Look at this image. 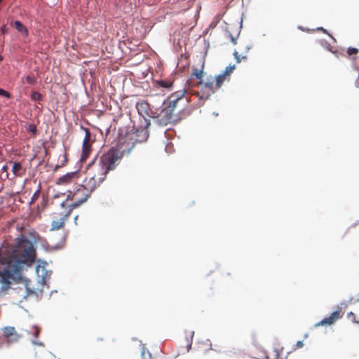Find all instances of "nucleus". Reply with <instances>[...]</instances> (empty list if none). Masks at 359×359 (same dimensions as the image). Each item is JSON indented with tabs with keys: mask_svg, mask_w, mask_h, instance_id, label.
<instances>
[{
	"mask_svg": "<svg viewBox=\"0 0 359 359\" xmlns=\"http://www.w3.org/2000/svg\"><path fill=\"white\" fill-rule=\"evenodd\" d=\"M31 98L34 101H39L42 99V95L37 91H34L31 95Z\"/></svg>",
	"mask_w": 359,
	"mask_h": 359,
	"instance_id": "obj_15",
	"label": "nucleus"
},
{
	"mask_svg": "<svg viewBox=\"0 0 359 359\" xmlns=\"http://www.w3.org/2000/svg\"><path fill=\"white\" fill-rule=\"evenodd\" d=\"M3 56L0 55V62L3 60Z\"/></svg>",
	"mask_w": 359,
	"mask_h": 359,
	"instance_id": "obj_28",
	"label": "nucleus"
},
{
	"mask_svg": "<svg viewBox=\"0 0 359 359\" xmlns=\"http://www.w3.org/2000/svg\"><path fill=\"white\" fill-rule=\"evenodd\" d=\"M358 53V50L355 48L350 47L347 49V54L348 55H356Z\"/></svg>",
	"mask_w": 359,
	"mask_h": 359,
	"instance_id": "obj_18",
	"label": "nucleus"
},
{
	"mask_svg": "<svg viewBox=\"0 0 359 359\" xmlns=\"http://www.w3.org/2000/svg\"><path fill=\"white\" fill-rule=\"evenodd\" d=\"M77 218H78V216H76V217H75V218H74V219H75V220H76V219H77Z\"/></svg>",
	"mask_w": 359,
	"mask_h": 359,
	"instance_id": "obj_30",
	"label": "nucleus"
},
{
	"mask_svg": "<svg viewBox=\"0 0 359 359\" xmlns=\"http://www.w3.org/2000/svg\"><path fill=\"white\" fill-rule=\"evenodd\" d=\"M14 27L18 30V32L21 33L22 36H27L29 34L28 29L27 27L18 20H16L13 22Z\"/></svg>",
	"mask_w": 359,
	"mask_h": 359,
	"instance_id": "obj_11",
	"label": "nucleus"
},
{
	"mask_svg": "<svg viewBox=\"0 0 359 359\" xmlns=\"http://www.w3.org/2000/svg\"><path fill=\"white\" fill-rule=\"evenodd\" d=\"M233 55L235 57V59L236 60L237 62H241L242 60H246L247 59V55L243 53H239L238 50H235L233 53Z\"/></svg>",
	"mask_w": 359,
	"mask_h": 359,
	"instance_id": "obj_14",
	"label": "nucleus"
},
{
	"mask_svg": "<svg viewBox=\"0 0 359 359\" xmlns=\"http://www.w3.org/2000/svg\"><path fill=\"white\" fill-rule=\"evenodd\" d=\"M347 318L351 320L353 323L359 324V321L356 320V316L352 311L347 313Z\"/></svg>",
	"mask_w": 359,
	"mask_h": 359,
	"instance_id": "obj_16",
	"label": "nucleus"
},
{
	"mask_svg": "<svg viewBox=\"0 0 359 359\" xmlns=\"http://www.w3.org/2000/svg\"><path fill=\"white\" fill-rule=\"evenodd\" d=\"M12 172L16 177H22L25 173V169L22 168L20 162H15L13 165Z\"/></svg>",
	"mask_w": 359,
	"mask_h": 359,
	"instance_id": "obj_10",
	"label": "nucleus"
},
{
	"mask_svg": "<svg viewBox=\"0 0 359 359\" xmlns=\"http://www.w3.org/2000/svg\"><path fill=\"white\" fill-rule=\"evenodd\" d=\"M85 137L83 141L81 161H86L91 151L90 137L91 134L88 128H85Z\"/></svg>",
	"mask_w": 359,
	"mask_h": 359,
	"instance_id": "obj_7",
	"label": "nucleus"
},
{
	"mask_svg": "<svg viewBox=\"0 0 359 359\" xmlns=\"http://www.w3.org/2000/svg\"><path fill=\"white\" fill-rule=\"evenodd\" d=\"M93 191V189H87V186L83 183L79 184L76 190L69 191L67 199L71 200L72 203L70 204L67 203V205L72 208V210L79 207L88 200Z\"/></svg>",
	"mask_w": 359,
	"mask_h": 359,
	"instance_id": "obj_5",
	"label": "nucleus"
},
{
	"mask_svg": "<svg viewBox=\"0 0 359 359\" xmlns=\"http://www.w3.org/2000/svg\"><path fill=\"white\" fill-rule=\"evenodd\" d=\"M3 1V0H0V4L1 3V1Z\"/></svg>",
	"mask_w": 359,
	"mask_h": 359,
	"instance_id": "obj_31",
	"label": "nucleus"
},
{
	"mask_svg": "<svg viewBox=\"0 0 359 359\" xmlns=\"http://www.w3.org/2000/svg\"><path fill=\"white\" fill-rule=\"evenodd\" d=\"M320 29L322 30L325 33L327 32V31L325 29H323V27L320 28Z\"/></svg>",
	"mask_w": 359,
	"mask_h": 359,
	"instance_id": "obj_27",
	"label": "nucleus"
},
{
	"mask_svg": "<svg viewBox=\"0 0 359 359\" xmlns=\"http://www.w3.org/2000/svg\"><path fill=\"white\" fill-rule=\"evenodd\" d=\"M173 81L170 80H161L156 81V86L158 88H163L170 89L172 86Z\"/></svg>",
	"mask_w": 359,
	"mask_h": 359,
	"instance_id": "obj_13",
	"label": "nucleus"
},
{
	"mask_svg": "<svg viewBox=\"0 0 359 359\" xmlns=\"http://www.w3.org/2000/svg\"><path fill=\"white\" fill-rule=\"evenodd\" d=\"M80 172L78 171L68 172L57 180L56 184L58 185H68L76 183L80 178Z\"/></svg>",
	"mask_w": 359,
	"mask_h": 359,
	"instance_id": "obj_8",
	"label": "nucleus"
},
{
	"mask_svg": "<svg viewBox=\"0 0 359 359\" xmlns=\"http://www.w3.org/2000/svg\"><path fill=\"white\" fill-rule=\"evenodd\" d=\"M40 195V189H39L32 196V203L36 201Z\"/></svg>",
	"mask_w": 359,
	"mask_h": 359,
	"instance_id": "obj_20",
	"label": "nucleus"
},
{
	"mask_svg": "<svg viewBox=\"0 0 359 359\" xmlns=\"http://www.w3.org/2000/svg\"><path fill=\"white\" fill-rule=\"evenodd\" d=\"M29 131H31L32 133H35L36 131V126L34 125H30L29 126Z\"/></svg>",
	"mask_w": 359,
	"mask_h": 359,
	"instance_id": "obj_22",
	"label": "nucleus"
},
{
	"mask_svg": "<svg viewBox=\"0 0 359 359\" xmlns=\"http://www.w3.org/2000/svg\"><path fill=\"white\" fill-rule=\"evenodd\" d=\"M122 157L123 153L112 147L102 154L97 162L90 163L83 182L87 189L95 190L104 182L108 172L116 168Z\"/></svg>",
	"mask_w": 359,
	"mask_h": 359,
	"instance_id": "obj_3",
	"label": "nucleus"
},
{
	"mask_svg": "<svg viewBox=\"0 0 359 359\" xmlns=\"http://www.w3.org/2000/svg\"><path fill=\"white\" fill-rule=\"evenodd\" d=\"M2 171H7L8 167L7 165H4L1 168Z\"/></svg>",
	"mask_w": 359,
	"mask_h": 359,
	"instance_id": "obj_25",
	"label": "nucleus"
},
{
	"mask_svg": "<svg viewBox=\"0 0 359 359\" xmlns=\"http://www.w3.org/2000/svg\"><path fill=\"white\" fill-rule=\"evenodd\" d=\"M283 347H280V346H278L274 348L273 352H274V358L273 359H285L287 358V355L283 354ZM288 352H287L286 354H287Z\"/></svg>",
	"mask_w": 359,
	"mask_h": 359,
	"instance_id": "obj_12",
	"label": "nucleus"
},
{
	"mask_svg": "<svg viewBox=\"0 0 359 359\" xmlns=\"http://www.w3.org/2000/svg\"><path fill=\"white\" fill-rule=\"evenodd\" d=\"M26 81L30 85H34L36 83V79L34 77L28 75L26 76Z\"/></svg>",
	"mask_w": 359,
	"mask_h": 359,
	"instance_id": "obj_17",
	"label": "nucleus"
},
{
	"mask_svg": "<svg viewBox=\"0 0 359 359\" xmlns=\"http://www.w3.org/2000/svg\"><path fill=\"white\" fill-rule=\"evenodd\" d=\"M303 346H304L303 342L302 341H298L296 344V347L294 348V349L302 348V347H303Z\"/></svg>",
	"mask_w": 359,
	"mask_h": 359,
	"instance_id": "obj_21",
	"label": "nucleus"
},
{
	"mask_svg": "<svg viewBox=\"0 0 359 359\" xmlns=\"http://www.w3.org/2000/svg\"><path fill=\"white\" fill-rule=\"evenodd\" d=\"M355 87L359 88V76L358 77V79L355 80Z\"/></svg>",
	"mask_w": 359,
	"mask_h": 359,
	"instance_id": "obj_24",
	"label": "nucleus"
},
{
	"mask_svg": "<svg viewBox=\"0 0 359 359\" xmlns=\"http://www.w3.org/2000/svg\"><path fill=\"white\" fill-rule=\"evenodd\" d=\"M200 62L201 68H194L191 74V77H195L198 80L196 86L198 87L199 90H182L171 94L167 101L164 102L165 107L158 115V121L161 125L175 123L183 118L184 110L190 101V97H188L189 94L197 98V105H203L226 81L230 80L231 74L235 69V65H229L222 73L215 76V80L209 78L203 82L204 60L201 59Z\"/></svg>",
	"mask_w": 359,
	"mask_h": 359,
	"instance_id": "obj_1",
	"label": "nucleus"
},
{
	"mask_svg": "<svg viewBox=\"0 0 359 359\" xmlns=\"http://www.w3.org/2000/svg\"><path fill=\"white\" fill-rule=\"evenodd\" d=\"M0 95L4 96L7 98L11 97V94L2 88H0Z\"/></svg>",
	"mask_w": 359,
	"mask_h": 359,
	"instance_id": "obj_19",
	"label": "nucleus"
},
{
	"mask_svg": "<svg viewBox=\"0 0 359 359\" xmlns=\"http://www.w3.org/2000/svg\"><path fill=\"white\" fill-rule=\"evenodd\" d=\"M38 334H39V330H37V331L36 332V335H37Z\"/></svg>",
	"mask_w": 359,
	"mask_h": 359,
	"instance_id": "obj_29",
	"label": "nucleus"
},
{
	"mask_svg": "<svg viewBox=\"0 0 359 359\" xmlns=\"http://www.w3.org/2000/svg\"><path fill=\"white\" fill-rule=\"evenodd\" d=\"M72 211V208L68 206L67 202L61 203L60 208L54 211L51 215L50 231L62 229Z\"/></svg>",
	"mask_w": 359,
	"mask_h": 359,
	"instance_id": "obj_4",
	"label": "nucleus"
},
{
	"mask_svg": "<svg viewBox=\"0 0 359 359\" xmlns=\"http://www.w3.org/2000/svg\"><path fill=\"white\" fill-rule=\"evenodd\" d=\"M342 307L344 309L347 307V304L345 302L341 303V306H338L337 309L332 313V314L327 318H323L322 320L316 324V327L323 325H331L334 323L337 320L341 319L344 316V311Z\"/></svg>",
	"mask_w": 359,
	"mask_h": 359,
	"instance_id": "obj_6",
	"label": "nucleus"
},
{
	"mask_svg": "<svg viewBox=\"0 0 359 359\" xmlns=\"http://www.w3.org/2000/svg\"><path fill=\"white\" fill-rule=\"evenodd\" d=\"M1 32L2 34H5L6 32V26L4 25L1 28Z\"/></svg>",
	"mask_w": 359,
	"mask_h": 359,
	"instance_id": "obj_23",
	"label": "nucleus"
},
{
	"mask_svg": "<svg viewBox=\"0 0 359 359\" xmlns=\"http://www.w3.org/2000/svg\"><path fill=\"white\" fill-rule=\"evenodd\" d=\"M3 337L8 344L17 342L20 339V335L15 331L14 327H5L2 329Z\"/></svg>",
	"mask_w": 359,
	"mask_h": 359,
	"instance_id": "obj_9",
	"label": "nucleus"
},
{
	"mask_svg": "<svg viewBox=\"0 0 359 359\" xmlns=\"http://www.w3.org/2000/svg\"><path fill=\"white\" fill-rule=\"evenodd\" d=\"M36 252L32 241L21 238L12 250L7 247L0 248V264L5 269L1 273L2 282L10 285L11 280H21V271L24 264L35 261Z\"/></svg>",
	"mask_w": 359,
	"mask_h": 359,
	"instance_id": "obj_2",
	"label": "nucleus"
},
{
	"mask_svg": "<svg viewBox=\"0 0 359 359\" xmlns=\"http://www.w3.org/2000/svg\"><path fill=\"white\" fill-rule=\"evenodd\" d=\"M231 41L234 44L236 43V39H234L233 37H231Z\"/></svg>",
	"mask_w": 359,
	"mask_h": 359,
	"instance_id": "obj_26",
	"label": "nucleus"
}]
</instances>
